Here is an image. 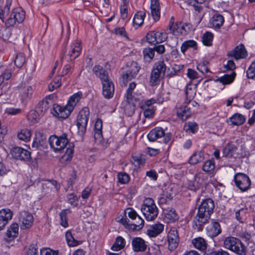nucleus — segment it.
<instances>
[{
  "instance_id": "nucleus-1",
  "label": "nucleus",
  "mask_w": 255,
  "mask_h": 255,
  "mask_svg": "<svg viewBox=\"0 0 255 255\" xmlns=\"http://www.w3.org/2000/svg\"><path fill=\"white\" fill-rule=\"evenodd\" d=\"M214 203L211 199L204 200L199 205L198 213L194 218V222L198 231L202 230L210 218L214 209Z\"/></svg>"
},
{
  "instance_id": "nucleus-2",
  "label": "nucleus",
  "mask_w": 255,
  "mask_h": 255,
  "mask_svg": "<svg viewBox=\"0 0 255 255\" xmlns=\"http://www.w3.org/2000/svg\"><path fill=\"white\" fill-rule=\"evenodd\" d=\"M166 69L167 66L164 61L160 60L155 62L150 74V85L153 86L158 84L164 77Z\"/></svg>"
},
{
  "instance_id": "nucleus-3",
  "label": "nucleus",
  "mask_w": 255,
  "mask_h": 255,
  "mask_svg": "<svg viewBox=\"0 0 255 255\" xmlns=\"http://www.w3.org/2000/svg\"><path fill=\"white\" fill-rule=\"evenodd\" d=\"M224 247L239 255H246V247L238 238L233 237L226 238Z\"/></svg>"
},
{
  "instance_id": "nucleus-4",
  "label": "nucleus",
  "mask_w": 255,
  "mask_h": 255,
  "mask_svg": "<svg viewBox=\"0 0 255 255\" xmlns=\"http://www.w3.org/2000/svg\"><path fill=\"white\" fill-rule=\"evenodd\" d=\"M141 211L148 221L154 220L157 216L158 212L153 200L151 198H147L144 200Z\"/></svg>"
},
{
  "instance_id": "nucleus-5",
  "label": "nucleus",
  "mask_w": 255,
  "mask_h": 255,
  "mask_svg": "<svg viewBox=\"0 0 255 255\" xmlns=\"http://www.w3.org/2000/svg\"><path fill=\"white\" fill-rule=\"evenodd\" d=\"M81 50V42L79 40H75L71 45L63 50V55L61 59L62 60H65L67 62L74 60L80 55Z\"/></svg>"
},
{
  "instance_id": "nucleus-6",
  "label": "nucleus",
  "mask_w": 255,
  "mask_h": 255,
  "mask_svg": "<svg viewBox=\"0 0 255 255\" xmlns=\"http://www.w3.org/2000/svg\"><path fill=\"white\" fill-rule=\"evenodd\" d=\"M128 232H136L140 230L144 226V220L132 208L128 207Z\"/></svg>"
},
{
  "instance_id": "nucleus-7",
  "label": "nucleus",
  "mask_w": 255,
  "mask_h": 255,
  "mask_svg": "<svg viewBox=\"0 0 255 255\" xmlns=\"http://www.w3.org/2000/svg\"><path fill=\"white\" fill-rule=\"evenodd\" d=\"M25 17V11L21 7L13 8L9 17L5 22L6 27L14 26L16 23H21Z\"/></svg>"
},
{
  "instance_id": "nucleus-8",
  "label": "nucleus",
  "mask_w": 255,
  "mask_h": 255,
  "mask_svg": "<svg viewBox=\"0 0 255 255\" xmlns=\"http://www.w3.org/2000/svg\"><path fill=\"white\" fill-rule=\"evenodd\" d=\"M66 133H63L61 136L56 135H51L49 138V143L55 152H58L63 149L69 141Z\"/></svg>"
},
{
  "instance_id": "nucleus-9",
  "label": "nucleus",
  "mask_w": 255,
  "mask_h": 255,
  "mask_svg": "<svg viewBox=\"0 0 255 255\" xmlns=\"http://www.w3.org/2000/svg\"><path fill=\"white\" fill-rule=\"evenodd\" d=\"M89 114V108L84 107L80 111L77 116V126L78 132L81 135L83 134L86 131Z\"/></svg>"
},
{
  "instance_id": "nucleus-10",
  "label": "nucleus",
  "mask_w": 255,
  "mask_h": 255,
  "mask_svg": "<svg viewBox=\"0 0 255 255\" xmlns=\"http://www.w3.org/2000/svg\"><path fill=\"white\" fill-rule=\"evenodd\" d=\"M234 181L237 187L242 191L248 190L251 184V181L249 176L242 173L236 174L234 176Z\"/></svg>"
},
{
  "instance_id": "nucleus-11",
  "label": "nucleus",
  "mask_w": 255,
  "mask_h": 255,
  "mask_svg": "<svg viewBox=\"0 0 255 255\" xmlns=\"http://www.w3.org/2000/svg\"><path fill=\"white\" fill-rule=\"evenodd\" d=\"M72 112V111L68 107L67 105L61 106L57 104H54L51 110L52 115L60 119H67Z\"/></svg>"
},
{
  "instance_id": "nucleus-12",
  "label": "nucleus",
  "mask_w": 255,
  "mask_h": 255,
  "mask_svg": "<svg viewBox=\"0 0 255 255\" xmlns=\"http://www.w3.org/2000/svg\"><path fill=\"white\" fill-rule=\"evenodd\" d=\"M191 25L189 23H179L173 26V22L170 21L168 28L171 32L175 35H186L191 30Z\"/></svg>"
},
{
  "instance_id": "nucleus-13",
  "label": "nucleus",
  "mask_w": 255,
  "mask_h": 255,
  "mask_svg": "<svg viewBox=\"0 0 255 255\" xmlns=\"http://www.w3.org/2000/svg\"><path fill=\"white\" fill-rule=\"evenodd\" d=\"M19 220L22 223L21 229H28L32 225L33 217L28 212L22 211L19 213Z\"/></svg>"
},
{
  "instance_id": "nucleus-14",
  "label": "nucleus",
  "mask_w": 255,
  "mask_h": 255,
  "mask_svg": "<svg viewBox=\"0 0 255 255\" xmlns=\"http://www.w3.org/2000/svg\"><path fill=\"white\" fill-rule=\"evenodd\" d=\"M12 157L15 159L21 160H29L30 158V152L20 147H15L11 151Z\"/></svg>"
},
{
  "instance_id": "nucleus-15",
  "label": "nucleus",
  "mask_w": 255,
  "mask_h": 255,
  "mask_svg": "<svg viewBox=\"0 0 255 255\" xmlns=\"http://www.w3.org/2000/svg\"><path fill=\"white\" fill-rule=\"evenodd\" d=\"M103 87V95L106 99L113 97L115 91L114 83L110 78L101 82Z\"/></svg>"
},
{
  "instance_id": "nucleus-16",
  "label": "nucleus",
  "mask_w": 255,
  "mask_h": 255,
  "mask_svg": "<svg viewBox=\"0 0 255 255\" xmlns=\"http://www.w3.org/2000/svg\"><path fill=\"white\" fill-rule=\"evenodd\" d=\"M168 248L172 251L178 245L179 237L177 231L175 229H171L168 234Z\"/></svg>"
},
{
  "instance_id": "nucleus-17",
  "label": "nucleus",
  "mask_w": 255,
  "mask_h": 255,
  "mask_svg": "<svg viewBox=\"0 0 255 255\" xmlns=\"http://www.w3.org/2000/svg\"><path fill=\"white\" fill-rule=\"evenodd\" d=\"M131 246L133 251L135 252H144L147 247L144 240L139 237H135L132 239Z\"/></svg>"
},
{
  "instance_id": "nucleus-18",
  "label": "nucleus",
  "mask_w": 255,
  "mask_h": 255,
  "mask_svg": "<svg viewBox=\"0 0 255 255\" xmlns=\"http://www.w3.org/2000/svg\"><path fill=\"white\" fill-rule=\"evenodd\" d=\"M228 55L233 57L236 59L245 58L247 56V52L243 44L237 46L234 49L231 51Z\"/></svg>"
},
{
  "instance_id": "nucleus-19",
  "label": "nucleus",
  "mask_w": 255,
  "mask_h": 255,
  "mask_svg": "<svg viewBox=\"0 0 255 255\" xmlns=\"http://www.w3.org/2000/svg\"><path fill=\"white\" fill-rule=\"evenodd\" d=\"M12 217V213L10 209H3L0 210V231L5 226Z\"/></svg>"
},
{
  "instance_id": "nucleus-20",
  "label": "nucleus",
  "mask_w": 255,
  "mask_h": 255,
  "mask_svg": "<svg viewBox=\"0 0 255 255\" xmlns=\"http://www.w3.org/2000/svg\"><path fill=\"white\" fill-rule=\"evenodd\" d=\"M176 113L178 117L183 121L186 120L191 114L190 108L186 105H177Z\"/></svg>"
},
{
  "instance_id": "nucleus-21",
  "label": "nucleus",
  "mask_w": 255,
  "mask_h": 255,
  "mask_svg": "<svg viewBox=\"0 0 255 255\" xmlns=\"http://www.w3.org/2000/svg\"><path fill=\"white\" fill-rule=\"evenodd\" d=\"M206 230L208 235L211 238L217 236L222 232L220 224L215 221H212L211 224L207 227Z\"/></svg>"
},
{
  "instance_id": "nucleus-22",
  "label": "nucleus",
  "mask_w": 255,
  "mask_h": 255,
  "mask_svg": "<svg viewBox=\"0 0 255 255\" xmlns=\"http://www.w3.org/2000/svg\"><path fill=\"white\" fill-rule=\"evenodd\" d=\"M151 14L155 21H158L160 17V6L159 0H150Z\"/></svg>"
},
{
  "instance_id": "nucleus-23",
  "label": "nucleus",
  "mask_w": 255,
  "mask_h": 255,
  "mask_svg": "<svg viewBox=\"0 0 255 255\" xmlns=\"http://www.w3.org/2000/svg\"><path fill=\"white\" fill-rule=\"evenodd\" d=\"M93 72L97 77L100 79L101 82L110 78L107 71L104 69L102 66L99 65L94 66L93 68Z\"/></svg>"
},
{
  "instance_id": "nucleus-24",
  "label": "nucleus",
  "mask_w": 255,
  "mask_h": 255,
  "mask_svg": "<svg viewBox=\"0 0 255 255\" xmlns=\"http://www.w3.org/2000/svg\"><path fill=\"white\" fill-rule=\"evenodd\" d=\"M164 229V225L160 223L155 224L147 230V234L150 237H155L160 234Z\"/></svg>"
},
{
  "instance_id": "nucleus-25",
  "label": "nucleus",
  "mask_w": 255,
  "mask_h": 255,
  "mask_svg": "<svg viewBox=\"0 0 255 255\" xmlns=\"http://www.w3.org/2000/svg\"><path fill=\"white\" fill-rule=\"evenodd\" d=\"M103 122L101 119H97L95 123L94 138L96 141H101L103 139Z\"/></svg>"
},
{
  "instance_id": "nucleus-26",
  "label": "nucleus",
  "mask_w": 255,
  "mask_h": 255,
  "mask_svg": "<svg viewBox=\"0 0 255 255\" xmlns=\"http://www.w3.org/2000/svg\"><path fill=\"white\" fill-rule=\"evenodd\" d=\"M164 135V131L161 128L157 127L151 130L147 134V138L150 141H154Z\"/></svg>"
},
{
  "instance_id": "nucleus-27",
  "label": "nucleus",
  "mask_w": 255,
  "mask_h": 255,
  "mask_svg": "<svg viewBox=\"0 0 255 255\" xmlns=\"http://www.w3.org/2000/svg\"><path fill=\"white\" fill-rule=\"evenodd\" d=\"M83 96L82 93L81 91L72 95L69 99L67 105L68 107L73 111L75 107L80 102Z\"/></svg>"
},
{
  "instance_id": "nucleus-28",
  "label": "nucleus",
  "mask_w": 255,
  "mask_h": 255,
  "mask_svg": "<svg viewBox=\"0 0 255 255\" xmlns=\"http://www.w3.org/2000/svg\"><path fill=\"white\" fill-rule=\"evenodd\" d=\"M19 96L21 100H26L30 98L32 94V89L31 86L24 84L19 88Z\"/></svg>"
},
{
  "instance_id": "nucleus-29",
  "label": "nucleus",
  "mask_w": 255,
  "mask_h": 255,
  "mask_svg": "<svg viewBox=\"0 0 255 255\" xmlns=\"http://www.w3.org/2000/svg\"><path fill=\"white\" fill-rule=\"evenodd\" d=\"M224 22V18L220 14H216L213 16L210 20V24L212 28L219 29Z\"/></svg>"
},
{
  "instance_id": "nucleus-30",
  "label": "nucleus",
  "mask_w": 255,
  "mask_h": 255,
  "mask_svg": "<svg viewBox=\"0 0 255 255\" xmlns=\"http://www.w3.org/2000/svg\"><path fill=\"white\" fill-rule=\"evenodd\" d=\"M51 105H52V101H49L47 100V99H44L38 103L36 109L40 113L41 115H43Z\"/></svg>"
},
{
  "instance_id": "nucleus-31",
  "label": "nucleus",
  "mask_w": 255,
  "mask_h": 255,
  "mask_svg": "<svg viewBox=\"0 0 255 255\" xmlns=\"http://www.w3.org/2000/svg\"><path fill=\"white\" fill-rule=\"evenodd\" d=\"M145 16V13L143 11H138L135 14L133 18L132 25L135 29L143 24Z\"/></svg>"
},
{
  "instance_id": "nucleus-32",
  "label": "nucleus",
  "mask_w": 255,
  "mask_h": 255,
  "mask_svg": "<svg viewBox=\"0 0 255 255\" xmlns=\"http://www.w3.org/2000/svg\"><path fill=\"white\" fill-rule=\"evenodd\" d=\"M18 225L17 223L11 224L6 233L7 239L10 240L11 239L16 238L18 234Z\"/></svg>"
},
{
  "instance_id": "nucleus-33",
  "label": "nucleus",
  "mask_w": 255,
  "mask_h": 255,
  "mask_svg": "<svg viewBox=\"0 0 255 255\" xmlns=\"http://www.w3.org/2000/svg\"><path fill=\"white\" fill-rule=\"evenodd\" d=\"M192 244L195 248L201 251H204L207 248V243L205 240L201 238L198 237L192 240Z\"/></svg>"
},
{
  "instance_id": "nucleus-34",
  "label": "nucleus",
  "mask_w": 255,
  "mask_h": 255,
  "mask_svg": "<svg viewBox=\"0 0 255 255\" xmlns=\"http://www.w3.org/2000/svg\"><path fill=\"white\" fill-rule=\"evenodd\" d=\"M140 68L136 61H132L128 66V78H135L137 75Z\"/></svg>"
},
{
  "instance_id": "nucleus-35",
  "label": "nucleus",
  "mask_w": 255,
  "mask_h": 255,
  "mask_svg": "<svg viewBox=\"0 0 255 255\" xmlns=\"http://www.w3.org/2000/svg\"><path fill=\"white\" fill-rule=\"evenodd\" d=\"M203 153L201 151L195 152L190 158L189 162L190 164H196L204 160Z\"/></svg>"
},
{
  "instance_id": "nucleus-36",
  "label": "nucleus",
  "mask_w": 255,
  "mask_h": 255,
  "mask_svg": "<svg viewBox=\"0 0 255 255\" xmlns=\"http://www.w3.org/2000/svg\"><path fill=\"white\" fill-rule=\"evenodd\" d=\"M65 238L68 245L70 247H76L82 243L74 239L70 231H68L66 232Z\"/></svg>"
},
{
  "instance_id": "nucleus-37",
  "label": "nucleus",
  "mask_w": 255,
  "mask_h": 255,
  "mask_svg": "<svg viewBox=\"0 0 255 255\" xmlns=\"http://www.w3.org/2000/svg\"><path fill=\"white\" fill-rule=\"evenodd\" d=\"M165 218L168 222H174L178 219V216L174 209L167 210L165 213Z\"/></svg>"
},
{
  "instance_id": "nucleus-38",
  "label": "nucleus",
  "mask_w": 255,
  "mask_h": 255,
  "mask_svg": "<svg viewBox=\"0 0 255 255\" xmlns=\"http://www.w3.org/2000/svg\"><path fill=\"white\" fill-rule=\"evenodd\" d=\"M230 121L233 125L240 126L244 124L245 118L243 115L237 113L230 118Z\"/></svg>"
},
{
  "instance_id": "nucleus-39",
  "label": "nucleus",
  "mask_w": 255,
  "mask_h": 255,
  "mask_svg": "<svg viewBox=\"0 0 255 255\" xmlns=\"http://www.w3.org/2000/svg\"><path fill=\"white\" fill-rule=\"evenodd\" d=\"M17 136L19 139L27 142L30 140L31 132L28 129H22L20 131L18 132Z\"/></svg>"
},
{
  "instance_id": "nucleus-40",
  "label": "nucleus",
  "mask_w": 255,
  "mask_h": 255,
  "mask_svg": "<svg viewBox=\"0 0 255 255\" xmlns=\"http://www.w3.org/2000/svg\"><path fill=\"white\" fill-rule=\"evenodd\" d=\"M136 86V84L134 82H131L129 84L128 86V105L131 104L132 105L133 107L131 108V110L132 111V113L134 110L135 103L134 101L136 102L137 100V98H134L133 96L131 95V93L130 92L131 90H132L134 89Z\"/></svg>"
},
{
  "instance_id": "nucleus-41",
  "label": "nucleus",
  "mask_w": 255,
  "mask_h": 255,
  "mask_svg": "<svg viewBox=\"0 0 255 255\" xmlns=\"http://www.w3.org/2000/svg\"><path fill=\"white\" fill-rule=\"evenodd\" d=\"M40 116L42 115L36 109V110H31L29 112L27 117L28 120L30 121L32 123L34 124L38 122Z\"/></svg>"
},
{
  "instance_id": "nucleus-42",
  "label": "nucleus",
  "mask_w": 255,
  "mask_h": 255,
  "mask_svg": "<svg viewBox=\"0 0 255 255\" xmlns=\"http://www.w3.org/2000/svg\"><path fill=\"white\" fill-rule=\"evenodd\" d=\"M120 73L121 76L119 83L122 87H126L128 83V70L126 68H122Z\"/></svg>"
},
{
  "instance_id": "nucleus-43",
  "label": "nucleus",
  "mask_w": 255,
  "mask_h": 255,
  "mask_svg": "<svg viewBox=\"0 0 255 255\" xmlns=\"http://www.w3.org/2000/svg\"><path fill=\"white\" fill-rule=\"evenodd\" d=\"M126 245L125 240L122 237H118L115 241V243L112 246L111 249L113 251H119L123 249Z\"/></svg>"
},
{
  "instance_id": "nucleus-44",
  "label": "nucleus",
  "mask_w": 255,
  "mask_h": 255,
  "mask_svg": "<svg viewBox=\"0 0 255 255\" xmlns=\"http://www.w3.org/2000/svg\"><path fill=\"white\" fill-rule=\"evenodd\" d=\"M61 85V76H58L54 78L52 81L48 85V89L50 91H53L55 89L59 88Z\"/></svg>"
},
{
  "instance_id": "nucleus-45",
  "label": "nucleus",
  "mask_w": 255,
  "mask_h": 255,
  "mask_svg": "<svg viewBox=\"0 0 255 255\" xmlns=\"http://www.w3.org/2000/svg\"><path fill=\"white\" fill-rule=\"evenodd\" d=\"M192 47L194 49H197V43L196 41L193 40H190L185 41L182 43L181 46V50L183 53L187 50L189 48Z\"/></svg>"
},
{
  "instance_id": "nucleus-46",
  "label": "nucleus",
  "mask_w": 255,
  "mask_h": 255,
  "mask_svg": "<svg viewBox=\"0 0 255 255\" xmlns=\"http://www.w3.org/2000/svg\"><path fill=\"white\" fill-rule=\"evenodd\" d=\"M235 73L232 72L231 74H226L220 77L219 81L223 84H229L232 83L235 78Z\"/></svg>"
},
{
  "instance_id": "nucleus-47",
  "label": "nucleus",
  "mask_w": 255,
  "mask_h": 255,
  "mask_svg": "<svg viewBox=\"0 0 255 255\" xmlns=\"http://www.w3.org/2000/svg\"><path fill=\"white\" fill-rule=\"evenodd\" d=\"M172 199V196L170 193L166 192L161 194L158 198V203L160 205L168 204Z\"/></svg>"
},
{
  "instance_id": "nucleus-48",
  "label": "nucleus",
  "mask_w": 255,
  "mask_h": 255,
  "mask_svg": "<svg viewBox=\"0 0 255 255\" xmlns=\"http://www.w3.org/2000/svg\"><path fill=\"white\" fill-rule=\"evenodd\" d=\"M131 162L135 166H139L144 163L145 159L141 155L135 154L132 156Z\"/></svg>"
},
{
  "instance_id": "nucleus-49",
  "label": "nucleus",
  "mask_w": 255,
  "mask_h": 255,
  "mask_svg": "<svg viewBox=\"0 0 255 255\" xmlns=\"http://www.w3.org/2000/svg\"><path fill=\"white\" fill-rule=\"evenodd\" d=\"M141 108L142 110L143 114L145 118L148 119L152 118L155 114V108H149L145 107H141Z\"/></svg>"
},
{
  "instance_id": "nucleus-50",
  "label": "nucleus",
  "mask_w": 255,
  "mask_h": 255,
  "mask_svg": "<svg viewBox=\"0 0 255 255\" xmlns=\"http://www.w3.org/2000/svg\"><path fill=\"white\" fill-rule=\"evenodd\" d=\"M236 150V147L235 146L229 144L223 149V156L226 157H231L233 156V154Z\"/></svg>"
},
{
  "instance_id": "nucleus-51",
  "label": "nucleus",
  "mask_w": 255,
  "mask_h": 255,
  "mask_svg": "<svg viewBox=\"0 0 255 255\" xmlns=\"http://www.w3.org/2000/svg\"><path fill=\"white\" fill-rule=\"evenodd\" d=\"M213 39V34L210 32H206L202 37V42L206 46H211Z\"/></svg>"
},
{
  "instance_id": "nucleus-52",
  "label": "nucleus",
  "mask_w": 255,
  "mask_h": 255,
  "mask_svg": "<svg viewBox=\"0 0 255 255\" xmlns=\"http://www.w3.org/2000/svg\"><path fill=\"white\" fill-rule=\"evenodd\" d=\"M25 62V57L23 53L17 54L15 58L14 63L18 68H21Z\"/></svg>"
},
{
  "instance_id": "nucleus-53",
  "label": "nucleus",
  "mask_w": 255,
  "mask_h": 255,
  "mask_svg": "<svg viewBox=\"0 0 255 255\" xmlns=\"http://www.w3.org/2000/svg\"><path fill=\"white\" fill-rule=\"evenodd\" d=\"M74 152V145L69 144L66 148L65 154L62 156V158L66 161H70L71 160Z\"/></svg>"
},
{
  "instance_id": "nucleus-54",
  "label": "nucleus",
  "mask_w": 255,
  "mask_h": 255,
  "mask_svg": "<svg viewBox=\"0 0 255 255\" xmlns=\"http://www.w3.org/2000/svg\"><path fill=\"white\" fill-rule=\"evenodd\" d=\"M143 54L145 60L151 61L154 56V50L151 48H145L143 50Z\"/></svg>"
},
{
  "instance_id": "nucleus-55",
  "label": "nucleus",
  "mask_w": 255,
  "mask_h": 255,
  "mask_svg": "<svg viewBox=\"0 0 255 255\" xmlns=\"http://www.w3.org/2000/svg\"><path fill=\"white\" fill-rule=\"evenodd\" d=\"M184 129L186 132L195 133L198 129V125L195 123H188L184 126Z\"/></svg>"
},
{
  "instance_id": "nucleus-56",
  "label": "nucleus",
  "mask_w": 255,
  "mask_h": 255,
  "mask_svg": "<svg viewBox=\"0 0 255 255\" xmlns=\"http://www.w3.org/2000/svg\"><path fill=\"white\" fill-rule=\"evenodd\" d=\"M60 218V225L64 228L68 227L67 215L66 211L63 210L59 214Z\"/></svg>"
},
{
  "instance_id": "nucleus-57",
  "label": "nucleus",
  "mask_w": 255,
  "mask_h": 255,
  "mask_svg": "<svg viewBox=\"0 0 255 255\" xmlns=\"http://www.w3.org/2000/svg\"><path fill=\"white\" fill-rule=\"evenodd\" d=\"M147 42L151 44L155 45L157 43L156 39V32L150 31L146 35Z\"/></svg>"
},
{
  "instance_id": "nucleus-58",
  "label": "nucleus",
  "mask_w": 255,
  "mask_h": 255,
  "mask_svg": "<svg viewBox=\"0 0 255 255\" xmlns=\"http://www.w3.org/2000/svg\"><path fill=\"white\" fill-rule=\"evenodd\" d=\"M207 61H203L197 65L198 70L202 73H207L210 72V70L207 66L208 64Z\"/></svg>"
},
{
  "instance_id": "nucleus-59",
  "label": "nucleus",
  "mask_w": 255,
  "mask_h": 255,
  "mask_svg": "<svg viewBox=\"0 0 255 255\" xmlns=\"http://www.w3.org/2000/svg\"><path fill=\"white\" fill-rule=\"evenodd\" d=\"M123 4L121 6L120 12L122 19H125L128 17V5L127 0H123Z\"/></svg>"
},
{
  "instance_id": "nucleus-60",
  "label": "nucleus",
  "mask_w": 255,
  "mask_h": 255,
  "mask_svg": "<svg viewBox=\"0 0 255 255\" xmlns=\"http://www.w3.org/2000/svg\"><path fill=\"white\" fill-rule=\"evenodd\" d=\"M246 73L248 78L254 79L255 77V60L251 63Z\"/></svg>"
},
{
  "instance_id": "nucleus-61",
  "label": "nucleus",
  "mask_w": 255,
  "mask_h": 255,
  "mask_svg": "<svg viewBox=\"0 0 255 255\" xmlns=\"http://www.w3.org/2000/svg\"><path fill=\"white\" fill-rule=\"evenodd\" d=\"M214 168V162L212 160H207L204 163L202 169L203 171L208 172L213 170Z\"/></svg>"
},
{
  "instance_id": "nucleus-62",
  "label": "nucleus",
  "mask_w": 255,
  "mask_h": 255,
  "mask_svg": "<svg viewBox=\"0 0 255 255\" xmlns=\"http://www.w3.org/2000/svg\"><path fill=\"white\" fill-rule=\"evenodd\" d=\"M186 96L187 98V100L188 101V103H190L191 99H192L195 95V92L194 89H193L191 87H187L186 88Z\"/></svg>"
},
{
  "instance_id": "nucleus-63",
  "label": "nucleus",
  "mask_w": 255,
  "mask_h": 255,
  "mask_svg": "<svg viewBox=\"0 0 255 255\" xmlns=\"http://www.w3.org/2000/svg\"><path fill=\"white\" fill-rule=\"evenodd\" d=\"M167 38V34L165 32H156V39L157 43L165 41Z\"/></svg>"
},
{
  "instance_id": "nucleus-64",
  "label": "nucleus",
  "mask_w": 255,
  "mask_h": 255,
  "mask_svg": "<svg viewBox=\"0 0 255 255\" xmlns=\"http://www.w3.org/2000/svg\"><path fill=\"white\" fill-rule=\"evenodd\" d=\"M58 251H53L50 248H43L40 250V255H58Z\"/></svg>"
}]
</instances>
